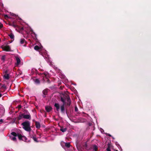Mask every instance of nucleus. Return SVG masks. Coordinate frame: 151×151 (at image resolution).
I'll return each instance as SVG.
<instances>
[{
  "label": "nucleus",
  "mask_w": 151,
  "mask_h": 151,
  "mask_svg": "<svg viewBox=\"0 0 151 151\" xmlns=\"http://www.w3.org/2000/svg\"><path fill=\"white\" fill-rule=\"evenodd\" d=\"M35 124L36 127L37 129H40V128L41 125L40 123L38 122L35 121Z\"/></svg>",
  "instance_id": "obj_9"
},
{
  "label": "nucleus",
  "mask_w": 151,
  "mask_h": 151,
  "mask_svg": "<svg viewBox=\"0 0 151 151\" xmlns=\"http://www.w3.org/2000/svg\"><path fill=\"white\" fill-rule=\"evenodd\" d=\"M1 85V83H0V85Z\"/></svg>",
  "instance_id": "obj_40"
},
{
  "label": "nucleus",
  "mask_w": 151,
  "mask_h": 151,
  "mask_svg": "<svg viewBox=\"0 0 151 151\" xmlns=\"http://www.w3.org/2000/svg\"><path fill=\"white\" fill-rule=\"evenodd\" d=\"M75 110L76 112H77L78 111V109L76 106L75 107Z\"/></svg>",
  "instance_id": "obj_30"
},
{
  "label": "nucleus",
  "mask_w": 151,
  "mask_h": 151,
  "mask_svg": "<svg viewBox=\"0 0 151 151\" xmlns=\"http://www.w3.org/2000/svg\"><path fill=\"white\" fill-rule=\"evenodd\" d=\"M16 60L17 62V65H19L21 62L20 60L19 59V58L18 57H17L16 58Z\"/></svg>",
  "instance_id": "obj_12"
},
{
  "label": "nucleus",
  "mask_w": 151,
  "mask_h": 151,
  "mask_svg": "<svg viewBox=\"0 0 151 151\" xmlns=\"http://www.w3.org/2000/svg\"><path fill=\"white\" fill-rule=\"evenodd\" d=\"M49 89L47 88L44 90L42 91L43 95L42 96L43 98H45L46 96L47 95L48 93V91Z\"/></svg>",
  "instance_id": "obj_7"
},
{
  "label": "nucleus",
  "mask_w": 151,
  "mask_h": 151,
  "mask_svg": "<svg viewBox=\"0 0 151 151\" xmlns=\"http://www.w3.org/2000/svg\"><path fill=\"white\" fill-rule=\"evenodd\" d=\"M6 87L5 85H3L1 86V89H3L4 90L6 89Z\"/></svg>",
  "instance_id": "obj_23"
},
{
  "label": "nucleus",
  "mask_w": 151,
  "mask_h": 151,
  "mask_svg": "<svg viewBox=\"0 0 151 151\" xmlns=\"http://www.w3.org/2000/svg\"><path fill=\"white\" fill-rule=\"evenodd\" d=\"M20 29L21 31H22L24 30V28L22 27H21L20 28Z\"/></svg>",
  "instance_id": "obj_32"
},
{
  "label": "nucleus",
  "mask_w": 151,
  "mask_h": 151,
  "mask_svg": "<svg viewBox=\"0 0 151 151\" xmlns=\"http://www.w3.org/2000/svg\"><path fill=\"white\" fill-rule=\"evenodd\" d=\"M65 99H66L65 98V99L63 97H61L60 100L63 103V104L60 107L59 104L58 103H55V104L54 105L58 111H59L60 108L61 112L63 114L64 113L65 111V105L66 104Z\"/></svg>",
  "instance_id": "obj_1"
},
{
  "label": "nucleus",
  "mask_w": 151,
  "mask_h": 151,
  "mask_svg": "<svg viewBox=\"0 0 151 151\" xmlns=\"http://www.w3.org/2000/svg\"><path fill=\"white\" fill-rule=\"evenodd\" d=\"M23 126V128L25 131L27 132H30L31 129L30 126V122L28 121H25L21 124Z\"/></svg>",
  "instance_id": "obj_2"
},
{
  "label": "nucleus",
  "mask_w": 151,
  "mask_h": 151,
  "mask_svg": "<svg viewBox=\"0 0 151 151\" xmlns=\"http://www.w3.org/2000/svg\"><path fill=\"white\" fill-rule=\"evenodd\" d=\"M42 76L44 78V77H46V78H47V76L48 75V74L47 73H44L43 74H42Z\"/></svg>",
  "instance_id": "obj_24"
},
{
  "label": "nucleus",
  "mask_w": 151,
  "mask_h": 151,
  "mask_svg": "<svg viewBox=\"0 0 151 151\" xmlns=\"http://www.w3.org/2000/svg\"><path fill=\"white\" fill-rule=\"evenodd\" d=\"M107 151H111V147L110 145L108 144V147L106 149Z\"/></svg>",
  "instance_id": "obj_21"
},
{
  "label": "nucleus",
  "mask_w": 151,
  "mask_h": 151,
  "mask_svg": "<svg viewBox=\"0 0 151 151\" xmlns=\"http://www.w3.org/2000/svg\"><path fill=\"white\" fill-rule=\"evenodd\" d=\"M17 136H18V138L19 140H22V137H23V136H22L20 134H18Z\"/></svg>",
  "instance_id": "obj_16"
},
{
  "label": "nucleus",
  "mask_w": 151,
  "mask_h": 151,
  "mask_svg": "<svg viewBox=\"0 0 151 151\" xmlns=\"http://www.w3.org/2000/svg\"><path fill=\"white\" fill-rule=\"evenodd\" d=\"M93 150H94L95 151H97L98 149L96 145H94L93 146Z\"/></svg>",
  "instance_id": "obj_20"
},
{
  "label": "nucleus",
  "mask_w": 151,
  "mask_h": 151,
  "mask_svg": "<svg viewBox=\"0 0 151 151\" xmlns=\"http://www.w3.org/2000/svg\"><path fill=\"white\" fill-rule=\"evenodd\" d=\"M45 109L47 112H49L52 110V108L51 106H47L45 107Z\"/></svg>",
  "instance_id": "obj_8"
},
{
  "label": "nucleus",
  "mask_w": 151,
  "mask_h": 151,
  "mask_svg": "<svg viewBox=\"0 0 151 151\" xmlns=\"http://www.w3.org/2000/svg\"><path fill=\"white\" fill-rule=\"evenodd\" d=\"M5 57H6V56H5V55H3L2 56L1 58V60L4 61L5 60Z\"/></svg>",
  "instance_id": "obj_27"
},
{
  "label": "nucleus",
  "mask_w": 151,
  "mask_h": 151,
  "mask_svg": "<svg viewBox=\"0 0 151 151\" xmlns=\"http://www.w3.org/2000/svg\"><path fill=\"white\" fill-rule=\"evenodd\" d=\"M4 78L6 79H9V78L8 74H5L4 75Z\"/></svg>",
  "instance_id": "obj_15"
},
{
  "label": "nucleus",
  "mask_w": 151,
  "mask_h": 151,
  "mask_svg": "<svg viewBox=\"0 0 151 151\" xmlns=\"http://www.w3.org/2000/svg\"><path fill=\"white\" fill-rule=\"evenodd\" d=\"M11 134L15 137L17 136L18 135L17 134V133L16 132H12Z\"/></svg>",
  "instance_id": "obj_22"
},
{
  "label": "nucleus",
  "mask_w": 151,
  "mask_h": 151,
  "mask_svg": "<svg viewBox=\"0 0 151 151\" xmlns=\"http://www.w3.org/2000/svg\"><path fill=\"white\" fill-rule=\"evenodd\" d=\"M65 110H66V114H67V115H68V112H67V109H66Z\"/></svg>",
  "instance_id": "obj_37"
},
{
  "label": "nucleus",
  "mask_w": 151,
  "mask_h": 151,
  "mask_svg": "<svg viewBox=\"0 0 151 151\" xmlns=\"http://www.w3.org/2000/svg\"><path fill=\"white\" fill-rule=\"evenodd\" d=\"M67 129L66 128H61L60 129V131L62 132H65L66 131Z\"/></svg>",
  "instance_id": "obj_14"
},
{
  "label": "nucleus",
  "mask_w": 151,
  "mask_h": 151,
  "mask_svg": "<svg viewBox=\"0 0 151 151\" xmlns=\"http://www.w3.org/2000/svg\"><path fill=\"white\" fill-rule=\"evenodd\" d=\"M9 36L11 39H14V35L12 33H11L9 35Z\"/></svg>",
  "instance_id": "obj_18"
},
{
  "label": "nucleus",
  "mask_w": 151,
  "mask_h": 151,
  "mask_svg": "<svg viewBox=\"0 0 151 151\" xmlns=\"http://www.w3.org/2000/svg\"><path fill=\"white\" fill-rule=\"evenodd\" d=\"M33 80H34L35 83L36 84H40V80H39V79H38L36 78L35 79H33Z\"/></svg>",
  "instance_id": "obj_11"
},
{
  "label": "nucleus",
  "mask_w": 151,
  "mask_h": 151,
  "mask_svg": "<svg viewBox=\"0 0 151 151\" xmlns=\"http://www.w3.org/2000/svg\"><path fill=\"white\" fill-rule=\"evenodd\" d=\"M20 43L22 44L24 43V42H26L25 40L24 39H22L20 40Z\"/></svg>",
  "instance_id": "obj_19"
},
{
  "label": "nucleus",
  "mask_w": 151,
  "mask_h": 151,
  "mask_svg": "<svg viewBox=\"0 0 151 151\" xmlns=\"http://www.w3.org/2000/svg\"><path fill=\"white\" fill-rule=\"evenodd\" d=\"M12 15L13 16H15V14H13V13H12Z\"/></svg>",
  "instance_id": "obj_38"
},
{
  "label": "nucleus",
  "mask_w": 151,
  "mask_h": 151,
  "mask_svg": "<svg viewBox=\"0 0 151 151\" xmlns=\"http://www.w3.org/2000/svg\"><path fill=\"white\" fill-rule=\"evenodd\" d=\"M10 25L13 27H17V25L16 24H15L14 23H12L11 24H10Z\"/></svg>",
  "instance_id": "obj_26"
},
{
  "label": "nucleus",
  "mask_w": 151,
  "mask_h": 151,
  "mask_svg": "<svg viewBox=\"0 0 151 151\" xmlns=\"http://www.w3.org/2000/svg\"><path fill=\"white\" fill-rule=\"evenodd\" d=\"M106 135L109 136V137H111V134H108V133H107L106 134Z\"/></svg>",
  "instance_id": "obj_33"
},
{
  "label": "nucleus",
  "mask_w": 151,
  "mask_h": 151,
  "mask_svg": "<svg viewBox=\"0 0 151 151\" xmlns=\"http://www.w3.org/2000/svg\"><path fill=\"white\" fill-rule=\"evenodd\" d=\"M47 82L48 83H50V81L49 79H47Z\"/></svg>",
  "instance_id": "obj_31"
},
{
  "label": "nucleus",
  "mask_w": 151,
  "mask_h": 151,
  "mask_svg": "<svg viewBox=\"0 0 151 151\" xmlns=\"http://www.w3.org/2000/svg\"><path fill=\"white\" fill-rule=\"evenodd\" d=\"M65 99H66V100L67 101V105L68 106H70L71 104V100L70 99L69 96L68 95L66 96Z\"/></svg>",
  "instance_id": "obj_5"
},
{
  "label": "nucleus",
  "mask_w": 151,
  "mask_h": 151,
  "mask_svg": "<svg viewBox=\"0 0 151 151\" xmlns=\"http://www.w3.org/2000/svg\"><path fill=\"white\" fill-rule=\"evenodd\" d=\"M22 106H21V105H19L18 106V107L20 109L21 108Z\"/></svg>",
  "instance_id": "obj_34"
},
{
  "label": "nucleus",
  "mask_w": 151,
  "mask_h": 151,
  "mask_svg": "<svg viewBox=\"0 0 151 151\" xmlns=\"http://www.w3.org/2000/svg\"><path fill=\"white\" fill-rule=\"evenodd\" d=\"M3 50L6 51H9L11 50V48L9 45H6L1 47Z\"/></svg>",
  "instance_id": "obj_4"
},
{
  "label": "nucleus",
  "mask_w": 151,
  "mask_h": 151,
  "mask_svg": "<svg viewBox=\"0 0 151 151\" xmlns=\"http://www.w3.org/2000/svg\"><path fill=\"white\" fill-rule=\"evenodd\" d=\"M43 47L42 46L39 47L38 45H35L34 47V49L36 50L39 51V53L41 55H42V52L43 51Z\"/></svg>",
  "instance_id": "obj_3"
},
{
  "label": "nucleus",
  "mask_w": 151,
  "mask_h": 151,
  "mask_svg": "<svg viewBox=\"0 0 151 151\" xmlns=\"http://www.w3.org/2000/svg\"><path fill=\"white\" fill-rule=\"evenodd\" d=\"M55 70L56 71L58 72H60L61 71L60 69L59 68H58L57 67L55 68Z\"/></svg>",
  "instance_id": "obj_28"
},
{
  "label": "nucleus",
  "mask_w": 151,
  "mask_h": 151,
  "mask_svg": "<svg viewBox=\"0 0 151 151\" xmlns=\"http://www.w3.org/2000/svg\"><path fill=\"white\" fill-rule=\"evenodd\" d=\"M22 116H23V117L25 119H28L29 120H30L31 119V116L30 114L25 115L24 114H22Z\"/></svg>",
  "instance_id": "obj_6"
},
{
  "label": "nucleus",
  "mask_w": 151,
  "mask_h": 151,
  "mask_svg": "<svg viewBox=\"0 0 151 151\" xmlns=\"http://www.w3.org/2000/svg\"><path fill=\"white\" fill-rule=\"evenodd\" d=\"M29 137L31 138H32V139L34 140V141L36 142H37L38 141L37 140V139L36 137V135H30Z\"/></svg>",
  "instance_id": "obj_10"
},
{
  "label": "nucleus",
  "mask_w": 151,
  "mask_h": 151,
  "mask_svg": "<svg viewBox=\"0 0 151 151\" xmlns=\"http://www.w3.org/2000/svg\"><path fill=\"white\" fill-rule=\"evenodd\" d=\"M26 138L24 136H23L22 137V140L23 141H26Z\"/></svg>",
  "instance_id": "obj_29"
},
{
  "label": "nucleus",
  "mask_w": 151,
  "mask_h": 151,
  "mask_svg": "<svg viewBox=\"0 0 151 151\" xmlns=\"http://www.w3.org/2000/svg\"><path fill=\"white\" fill-rule=\"evenodd\" d=\"M10 139L14 141H16V138L15 137H12V136H9Z\"/></svg>",
  "instance_id": "obj_13"
},
{
  "label": "nucleus",
  "mask_w": 151,
  "mask_h": 151,
  "mask_svg": "<svg viewBox=\"0 0 151 151\" xmlns=\"http://www.w3.org/2000/svg\"><path fill=\"white\" fill-rule=\"evenodd\" d=\"M2 96V94L0 93V98H1Z\"/></svg>",
  "instance_id": "obj_39"
},
{
  "label": "nucleus",
  "mask_w": 151,
  "mask_h": 151,
  "mask_svg": "<svg viewBox=\"0 0 151 151\" xmlns=\"http://www.w3.org/2000/svg\"><path fill=\"white\" fill-rule=\"evenodd\" d=\"M4 17L5 18H6V17H8V16L7 15H4Z\"/></svg>",
  "instance_id": "obj_35"
},
{
  "label": "nucleus",
  "mask_w": 151,
  "mask_h": 151,
  "mask_svg": "<svg viewBox=\"0 0 151 151\" xmlns=\"http://www.w3.org/2000/svg\"><path fill=\"white\" fill-rule=\"evenodd\" d=\"M65 146L67 148H69L70 146V143H65Z\"/></svg>",
  "instance_id": "obj_17"
},
{
  "label": "nucleus",
  "mask_w": 151,
  "mask_h": 151,
  "mask_svg": "<svg viewBox=\"0 0 151 151\" xmlns=\"http://www.w3.org/2000/svg\"><path fill=\"white\" fill-rule=\"evenodd\" d=\"M3 122V120L2 119H0V122Z\"/></svg>",
  "instance_id": "obj_36"
},
{
  "label": "nucleus",
  "mask_w": 151,
  "mask_h": 151,
  "mask_svg": "<svg viewBox=\"0 0 151 151\" xmlns=\"http://www.w3.org/2000/svg\"><path fill=\"white\" fill-rule=\"evenodd\" d=\"M22 117H23V116H22V114L21 115H19L18 117V120H21L22 119Z\"/></svg>",
  "instance_id": "obj_25"
}]
</instances>
